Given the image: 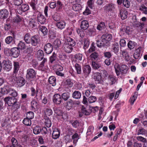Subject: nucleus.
I'll use <instances>...</instances> for the list:
<instances>
[{
	"mask_svg": "<svg viewBox=\"0 0 147 147\" xmlns=\"http://www.w3.org/2000/svg\"><path fill=\"white\" fill-rule=\"evenodd\" d=\"M36 73L32 69L29 68L26 71V78L27 80H31L36 76Z\"/></svg>",
	"mask_w": 147,
	"mask_h": 147,
	"instance_id": "f03ea898",
	"label": "nucleus"
},
{
	"mask_svg": "<svg viewBox=\"0 0 147 147\" xmlns=\"http://www.w3.org/2000/svg\"><path fill=\"white\" fill-rule=\"evenodd\" d=\"M39 40L38 37L37 36H33L30 38V41L29 44L30 43L32 45L36 46L38 43Z\"/></svg>",
	"mask_w": 147,
	"mask_h": 147,
	"instance_id": "6e6552de",
	"label": "nucleus"
},
{
	"mask_svg": "<svg viewBox=\"0 0 147 147\" xmlns=\"http://www.w3.org/2000/svg\"><path fill=\"white\" fill-rule=\"evenodd\" d=\"M31 95L32 96H34L36 95L37 96L39 97V99H41L42 94L41 92H38V91H37L36 92L35 89L33 88H31Z\"/></svg>",
	"mask_w": 147,
	"mask_h": 147,
	"instance_id": "a211bd4d",
	"label": "nucleus"
},
{
	"mask_svg": "<svg viewBox=\"0 0 147 147\" xmlns=\"http://www.w3.org/2000/svg\"><path fill=\"white\" fill-rule=\"evenodd\" d=\"M81 96V92L79 91H75L72 94V97L75 99L80 98Z\"/></svg>",
	"mask_w": 147,
	"mask_h": 147,
	"instance_id": "c85d7f7f",
	"label": "nucleus"
},
{
	"mask_svg": "<svg viewBox=\"0 0 147 147\" xmlns=\"http://www.w3.org/2000/svg\"><path fill=\"white\" fill-rule=\"evenodd\" d=\"M53 50V46L50 43H48L44 46V51L45 53L48 54H50Z\"/></svg>",
	"mask_w": 147,
	"mask_h": 147,
	"instance_id": "1a4fd4ad",
	"label": "nucleus"
},
{
	"mask_svg": "<svg viewBox=\"0 0 147 147\" xmlns=\"http://www.w3.org/2000/svg\"><path fill=\"white\" fill-rule=\"evenodd\" d=\"M30 34L28 33L25 34L24 37V40L28 44L29 43L30 41Z\"/></svg>",
	"mask_w": 147,
	"mask_h": 147,
	"instance_id": "13d9d810",
	"label": "nucleus"
},
{
	"mask_svg": "<svg viewBox=\"0 0 147 147\" xmlns=\"http://www.w3.org/2000/svg\"><path fill=\"white\" fill-rule=\"evenodd\" d=\"M81 111L84 114L87 115H89L91 112L90 110L87 109L84 106H82Z\"/></svg>",
	"mask_w": 147,
	"mask_h": 147,
	"instance_id": "7c9ffc66",
	"label": "nucleus"
},
{
	"mask_svg": "<svg viewBox=\"0 0 147 147\" xmlns=\"http://www.w3.org/2000/svg\"><path fill=\"white\" fill-rule=\"evenodd\" d=\"M114 67L117 75H119V71L120 70V67H119V64L118 63H116L114 65Z\"/></svg>",
	"mask_w": 147,
	"mask_h": 147,
	"instance_id": "5fc2aeb1",
	"label": "nucleus"
},
{
	"mask_svg": "<svg viewBox=\"0 0 147 147\" xmlns=\"http://www.w3.org/2000/svg\"><path fill=\"white\" fill-rule=\"evenodd\" d=\"M137 97V95L136 93H135L134 95L130 98L129 101L130 102V104L131 105L134 104V102L136 100Z\"/></svg>",
	"mask_w": 147,
	"mask_h": 147,
	"instance_id": "bf43d9fd",
	"label": "nucleus"
},
{
	"mask_svg": "<svg viewBox=\"0 0 147 147\" xmlns=\"http://www.w3.org/2000/svg\"><path fill=\"white\" fill-rule=\"evenodd\" d=\"M137 44L134 41H130L128 43V46L130 49H133L136 45Z\"/></svg>",
	"mask_w": 147,
	"mask_h": 147,
	"instance_id": "c03bdc74",
	"label": "nucleus"
},
{
	"mask_svg": "<svg viewBox=\"0 0 147 147\" xmlns=\"http://www.w3.org/2000/svg\"><path fill=\"white\" fill-rule=\"evenodd\" d=\"M67 44L72 46H74L75 45L76 42L73 39L70 37H67Z\"/></svg>",
	"mask_w": 147,
	"mask_h": 147,
	"instance_id": "ea45409f",
	"label": "nucleus"
},
{
	"mask_svg": "<svg viewBox=\"0 0 147 147\" xmlns=\"http://www.w3.org/2000/svg\"><path fill=\"white\" fill-rule=\"evenodd\" d=\"M109 80L110 81V84L113 85L116 82V78L115 77L113 76H109L108 77Z\"/></svg>",
	"mask_w": 147,
	"mask_h": 147,
	"instance_id": "a18cd8bd",
	"label": "nucleus"
},
{
	"mask_svg": "<svg viewBox=\"0 0 147 147\" xmlns=\"http://www.w3.org/2000/svg\"><path fill=\"white\" fill-rule=\"evenodd\" d=\"M107 43L105 40L102 38V36L97 42L96 44L97 47H102L105 46Z\"/></svg>",
	"mask_w": 147,
	"mask_h": 147,
	"instance_id": "9b49d317",
	"label": "nucleus"
},
{
	"mask_svg": "<svg viewBox=\"0 0 147 147\" xmlns=\"http://www.w3.org/2000/svg\"><path fill=\"white\" fill-rule=\"evenodd\" d=\"M37 20L38 22L42 24H44L46 21V19L44 16L41 13L38 15Z\"/></svg>",
	"mask_w": 147,
	"mask_h": 147,
	"instance_id": "f3484780",
	"label": "nucleus"
},
{
	"mask_svg": "<svg viewBox=\"0 0 147 147\" xmlns=\"http://www.w3.org/2000/svg\"><path fill=\"white\" fill-rule=\"evenodd\" d=\"M139 10L143 11L145 14H147V7H146L144 5H141L139 7Z\"/></svg>",
	"mask_w": 147,
	"mask_h": 147,
	"instance_id": "6e6d98bb",
	"label": "nucleus"
},
{
	"mask_svg": "<svg viewBox=\"0 0 147 147\" xmlns=\"http://www.w3.org/2000/svg\"><path fill=\"white\" fill-rule=\"evenodd\" d=\"M73 46H71L68 44H67V42L64 43L63 45L62 49L65 52L67 53H71L72 50Z\"/></svg>",
	"mask_w": 147,
	"mask_h": 147,
	"instance_id": "9d476101",
	"label": "nucleus"
},
{
	"mask_svg": "<svg viewBox=\"0 0 147 147\" xmlns=\"http://www.w3.org/2000/svg\"><path fill=\"white\" fill-rule=\"evenodd\" d=\"M97 98L95 96H90L88 98V100L90 103L95 102L97 100Z\"/></svg>",
	"mask_w": 147,
	"mask_h": 147,
	"instance_id": "603ef678",
	"label": "nucleus"
},
{
	"mask_svg": "<svg viewBox=\"0 0 147 147\" xmlns=\"http://www.w3.org/2000/svg\"><path fill=\"white\" fill-rule=\"evenodd\" d=\"M128 69V67L126 65L122 64L121 66L119 71V75L121 74H126Z\"/></svg>",
	"mask_w": 147,
	"mask_h": 147,
	"instance_id": "2eb2a0df",
	"label": "nucleus"
},
{
	"mask_svg": "<svg viewBox=\"0 0 147 147\" xmlns=\"http://www.w3.org/2000/svg\"><path fill=\"white\" fill-rule=\"evenodd\" d=\"M14 70L13 76H16V74L18 71L19 68V63L18 62H14Z\"/></svg>",
	"mask_w": 147,
	"mask_h": 147,
	"instance_id": "aec40b11",
	"label": "nucleus"
},
{
	"mask_svg": "<svg viewBox=\"0 0 147 147\" xmlns=\"http://www.w3.org/2000/svg\"><path fill=\"white\" fill-rule=\"evenodd\" d=\"M37 4L36 1L35 0L32 1L30 3V5L33 9L35 10L36 9V5Z\"/></svg>",
	"mask_w": 147,
	"mask_h": 147,
	"instance_id": "052dcab7",
	"label": "nucleus"
},
{
	"mask_svg": "<svg viewBox=\"0 0 147 147\" xmlns=\"http://www.w3.org/2000/svg\"><path fill=\"white\" fill-rule=\"evenodd\" d=\"M39 32H40L43 34V35H46L48 33V30L47 28L44 26H39Z\"/></svg>",
	"mask_w": 147,
	"mask_h": 147,
	"instance_id": "393cba45",
	"label": "nucleus"
},
{
	"mask_svg": "<svg viewBox=\"0 0 147 147\" xmlns=\"http://www.w3.org/2000/svg\"><path fill=\"white\" fill-rule=\"evenodd\" d=\"M43 111L45 115L47 116H50L53 113L52 110L49 107H45L44 108Z\"/></svg>",
	"mask_w": 147,
	"mask_h": 147,
	"instance_id": "5701e85b",
	"label": "nucleus"
},
{
	"mask_svg": "<svg viewBox=\"0 0 147 147\" xmlns=\"http://www.w3.org/2000/svg\"><path fill=\"white\" fill-rule=\"evenodd\" d=\"M91 68L89 65H84L83 68V73L85 78H86L91 72Z\"/></svg>",
	"mask_w": 147,
	"mask_h": 147,
	"instance_id": "39448f33",
	"label": "nucleus"
},
{
	"mask_svg": "<svg viewBox=\"0 0 147 147\" xmlns=\"http://www.w3.org/2000/svg\"><path fill=\"white\" fill-rule=\"evenodd\" d=\"M53 111L54 113L57 115H61L62 114L61 111L60 109L59 108L56 107H54L53 108Z\"/></svg>",
	"mask_w": 147,
	"mask_h": 147,
	"instance_id": "3c124183",
	"label": "nucleus"
},
{
	"mask_svg": "<svg viewBox=\"0 0 147 147\" xmlns=\"http://www.w3.org/2000/svg\"><path fill=\"white\" fill-rule=\"evenodd\" d=\"M119 13L121 18L122 20H124L127 18V11L121 9L120 10Z\"/></svg>",
	"mask_w": 147,
	"mask_h": 147,
	"instance_id": "a878e982",
	"label": "nucleus"
},
{
	"mask_svg": "<svg viewBox=\"0 0 147 147\" xmlns=\"http://www.w3.org/2000/svg\"><path fill=\"white\" fill-rule=\"evenodd\" d=\"M74 66L77 73L78 74H81L82 72L81 66L78 64L76 63L75 65Z\"/></svg>",
	"mask_w": 147,
	"mask_h": 147,
	"instance_id": "de8ad7c7",
	"label": "nucleus"
},
{
	"mask_svg": "<svg viewBox=\"0 0 147 147\" xmlns=\"http://www.w3.org/2000/svg\"><path fill=\"white\" fill-rule=\"evenodd\" d=\"M121 131V129H119L117 130V133L115 134L113 138V140L114 141H115L117 140L118 135H120Z\"/></svg>",
	"mask_w": 147,
	"mask_h": 147,
	"instance_id": "69168bd1",
	"label": "nucleus"
},
{
	"mask_svg": "<svg viewBox=\"0 0 147 147\" xmlns=\"http://www.w3.org/2000/svg\"><path fill=\"white\" fill-rule=\"evenodd\" d=\"M61 44V41L59 39H56L53 42V45L55 49L58 48L60 47Z\"/></svg>",
	"mask_w": 147,
	"mask_h": 147,
	"instance_id": "f704fd0d",
	"label": "nucleus"
},
{
	"mask_svg": "<svg viewBox=\"0 0 147 147\" xmlns=\"http://www.w3.org/2000/svg\"><path fill=\"white\" fill-rule=\"evenodd\" d=\"M29 6L26 4H23L21 5L19 8V10H20L23 12L26 11L29 9Z\"/></svg>",
	"mask_w": 147,
	"mask_h": 147,
	"instance_id": "473e14b6",
	"label": "nucleus"
},
{
	"mask_svg": "<svg viewBox=\"0 0 147 147\" xmlns=\"http://www.w3.org/2000/svg\"><path fill=\"white\" fill-rule=\"evenodd\" d=\"M23 123L27 126H30L31 125V122L30 119L27 117L24 118L23 121Z\"/></svg>",
	"mask_w": 147,
	"mask_h": 147,
	"instance_id": "09e8293b",
	"label": "nucleus"
},
{
	"mask_svg": "<svg viewBox=\"0 0 147 147\" xmlns=\"http://www.w3.org/2000/svg\"><path fill=\"white\" fill-rule=\"evenodd\" d=\"M34 116V113L32 111H29L27 114L26 117L30 119H33Z\"/></svg>",
	"mask_w": 147,
	"mask_h": 147,
	"instance_id": "e2e57ef3",
	"label": "nucleus"
},
{
	"mask_svg": "<svg viewBox=\"0 0 147 147\" xmlns=\"http://www.w3.org/2000/svg\"><path fill=\"white\" fill-rule=\"evenodd\" d=\"M98 55V53L94 52L91 54L90 55V59L92 61H94L97 59Z\"/></svg>",
	"mask_w": 147,
	"mask_h": 147,
	"instance_id": "79ce46f5",
	"label": "nucleus"
},
{
	"mask_svg": "<svg viewBox=\"0 0 147 147\" xmlns=\"http://www.w3.org/2000/svg\"><path fill=\"white\" fill-rule=\"evenodd\" d=\"M102 38H103L107 41V43L110 41L112 38V35L111 34H107V35H103L102 36Z\"/></svg>",
	"mask_w": 147,
	"mask_h": 147,
	"instance_id": "e433bc0d",
	"label": "nucleus"
},
{
	"mask_svg": "<svg viewBox=\"0 0 147 147\" xmlns=\"http://www.w3.org/2000/svg\"><path fill=\"white\" fill-rule=\"evenodd\" d=\"M115 8L114 4L113 3L109 4L104 7L105 9L109 11H113Z\"/></svg>",
	"mask_w": 147,
	"mask_h": 147,
	"instance_id": "4be33fe9",
	"label": "nucleus"
},
{
	"mask_svg": "<svg viewBox=\"0 0 147 147\" xmlns=\"http://www.w3.org/2000/svg\"><path fill=\"white\" fill-rule=\"evenodd\" d=\"M146 130L143 128L139 129L138 131L137 135H144L146 133Z\"/></svg>",
	"mask_w": 147,
	"mask_h": 147,
	"instance_id": "338daca9",
	"label": "nucleus"
},
{
	"mask_svg": "<svg viewBox=\"0 0 147 147\" xmlns=\"http://www.w3.org/2000/svg\"><path fill=\"white\" fill-rule=\"evenodd\" d=\"M9 95L12 96L13 97H14L17 96L18 95V93L16 91L12 89L11 88H10L9 91Z\"/></svg>",
	"mask_w": 147,
	"mask_h": 147,
	"instance_id": "49530a36",
	"label": "nucleus"
},
{
	"mask_svg": "<svg viewBox=\"0 0 147 147\" xmlns=\"http://www.w3.org/2000/svg\"><path fill=\"white\" fill-rule=\"evenodd\" d=\"M92 65L93 68L95 69H98L101 68L100 64L94 61H92Z\"/></svg>",
	"mask_w": 147,
	"mask_h": 147,
	"instance_id": "37998d69",
	"label": "nucleus"
},
{
	"mask_svg": "<svg viewBox=\"0 0 147 147\" xmlns=\"http://www.w3.org/2000/svg\"><path fill=\"white\" fill-rule=\"evenodd\" d=\"M77 32L79 35L82 38H83L85 35V34L84 33V31L82 29H77Z\"/></svg>",
	"mask_w": 147,
	"mask_h": 147,
	"instance_id": "680f3d73",
	"label": "nucleus"
},
{
	"mask_svg": "<svg viewBox=\"0 0 147 147\" xmlns=\"http://www.w3.org/2000/svg\"><path fill=\"white\" fill-rule=\"evenodd\" d=\"M9 12L7 10L3 9L0 10V18L3 20L6 19L9 16Z\"/></svg>",
	"mask_w": 147,
	"mask_h": 147,
	"instance_id": "423d86ee",
	"label": "nucleus"
},
{
	"mask_svg": "<svg viewBox=\"0 0 147 147\" xmlns=\"http://www.w3.org/2000/svg\"><path fill=\"white\" fill-rule=\"evenodd\" d=\"M89 26V23L88 21L86 20L82 21L80 25V27L81 29L84 30H86Z\"/></svg>",
	"mask_w": 147,
	"mask_h": 147,
	"instance_id": "6ab92c4d",
	"label": "nucleus"
},
{
	"mask_svg": "<svg viewBox=\"0 0 147 147\" xmlns=\"http://www.w3.org/2000/svg\"><path fill=\"white\" fill-rule=\"evenodd\" d=\"M13 40V37L10 36L7 37L5 39V42L7 44L11 43Z\"/></svg>",
	"mask_w": 147,
	"mask_h": 147,
	"instance_id": "0e129e2a",
	"label": "nucleus"
},
{
	"mask_svg": "<svg viewBox=\"0 0 147 147\" xmlns=\"http://www.w3.org/2000/svg\"><path fill=\"white\" fill-rule=\"evenodd\" d=\"M10 88L8 86H6L1 89V93L3 94H7L9 93Z\"/></svg>",
	"mask_w": 147,
	"mask_h": 147,
	"instance_id": "2f4dec72",
	"label": "nucleus"
},
{
	"mask_svg": "<svg viewBox=\"0 0 147 147\" xmlns=\"http://www.w3.org/2000/svg\"><path fill=\"white\" fill-rule=\"evenodd\" d=\"M10 53L14 57L16 58L19 55L20 50L18 48L14 47L11 49Z\"/></svg>",
	"mask_w": 147,
	"mask_h": 147,
	"instance_id": "0eeeda50",
	"label": "nucleus"
},
{
	"mask_svg": "<svg viewBox=\"0 0 147 147\" xmlns=\"http://www.w3.org/2000/svg\"><path fill=\"white\" fill-rule=\"evenodd\" d=\"M112 49L113 51L115 53L118 52L119 50V45L118 43H116L113 44L112 47Z\"/></svg>",
	"mask_w": 147,
	"mask_h": 147,
	"instance_id": "4c0bfd02",
	"label": "nucleus"
},
{
	"mask_svg": "<svg viewBox=\"0 0 147 147\" xmlns=\"http://www.w3.org/2000/svg\"><path fill=\"white\" fill-rule=\"evenodd\" d=\"M18 48L22 50L26 49V46L24 42L20 41L18 44Z\"/></svg>",
	"mask_w": 147,
	"mask_h": 147,
	"instance_id": "864d4df0",
	"label": "nucleus"
},
{
	"mask_svg": "<svg viewBox=\"0 0 147 147\" xmlns=\"http://www.w3.org/2000/svg\"><path fill=\"white\" fill-rule=\"evenodd\" d=\"M120 53L123 57L125 58L126 60L128 61L129 59V56L126 50H121Z\"/></svg>",
	"mask_w": 147,
	"mask_h": 147,
	"instance_id": "bb28decb",
	"label": "nucleus"
},
{
	"mask_svg": "<svg viewBox=\"0 0 147 147\" xmlns=\"http://www.w3.org/2000/svg\"><path fill=\"white\" fill-rule=\"evenodd\" d=\"M56 78L54 76H51L49 78V82L53 86H55L56 85Z\"/></svg>",
	"mask_w": 147,
	"mask_h": 147,
	"instance_id": "72a5a7b5",
	"label": "nucleus"
},
{
	"mask_svg": "<svg viewBox=\"0 0 147 147\" xmlns=\"http://www.w3.org/2000/svg\"><path fill=\"white\" fill-rule=\"evenodd\" d=\"M44 56V53L43 51L41 50H39L37 51L36 57L39 60L42 59Z\"/></svg>",
	"mask_w": 147,
	"mask_h": 147,
	"instance_id": "c756f323",
	"label": "nucleus"
},
{
	"mask_svg": "<svg viewBox=\"0 0 147 147\" xmlns=\"http://www.w3.org/2000/svg\"><path fill=\"white\" fill-rule=\"evenodd\" d=\"M31 107L32 110H36L38 107V105L36 101L32 100L31 102Z\"/></svg>",
	"mask_w": 147,
	"mask_h": 147,
	"instance_id": "b1692460",
	"label": "nucleus"
},
{
	"mask_svg": "<svg viewBox=\"0 0 147 147\" xmlns=\"http://www.w3.org/2000/svg\"><path fill=\"white\" fill-rule=\"evenodd\" d=\"M12 106L15 110H17L20 108V105L19 102H18L17 100H16V102H15Z\"/></svg>",
	"mask_w": 147,
	"mask_h": 147,
	"instance_id": "774afa93",
	"label": "nucleus"
},
{
	"mask_svg": "<svg viewBox=\"0 0 147 147\" xmlns=\"http://www.w3.org/2000/svg\"><path fill=\"white\" fill-rule=\"evenodd\" d=\"M3 69L6 71H10L12 68V65L11 62L9 60H4L2 63Z\"/></svg>",
	"mask_w": 147,
	"mask_h": 147,
	"instance_id": "f257e3e1",
	"label": "nucleus"
},
{
	"mask_svg": "<svg viewBox=\"0 0 147 147\" xmlns=\"http://www.w3.org/2000/svg\"><path fill=\"white\" fill-rule=\"evenodd\" d=\"M142 49V47H139L136 50L135 53L134 54V57L135 59H138L140 57Z\"/></svg>",
	"mask_w": 147,
	"mask_h": 147,
	"instance_id": "4468645a",
	"label": "nucleus"
},
{
	"mask_svg": "<svg viewBox=\"0 0 147 147\" xmlns=\"http://www.w3.org/2000/svg\"><path fill=\"white\" fill-rule=\"evenodd\" d=\"M132 19H134L135 20L134 22V25L138 27L139 30H141L143 28L144 24L143 23L137 22L136 20V16L135 15L133 16Z\"/></svg>",
	"mask_w": 147,
	"mask_h": 147,
	"instance_id": "dca6fc26",
	"label": "nucleus"
},
{
	"mask_svg": "<svg viewBox=\"0 0 147 147\" xmlns=\"http://www.w3.org/2000/svg\"><path fill=\"white\" fill-rule=\"evenodd\" d=\"M56 26L58 28L61 30L65 28V23L63 21H59L57 22Z\"/></svg>",
	"mask_w": 147,
	"mask_h": 147,
	"instance_id": "cd10ccee",
	"label": "nucleus"
},
{
	"mask_svg": "<svg viewBox=\"0 0 147 147\" xmlns=\"http://www.w3.org/2000/svg\"><path fill=\"white\" fill-rule=\"evenodd\" d=\"M72 8L75 11H79L81 9V5L78 4H75L73 5Z\"/></svg>",
	"mask_w": 147,
	"mask_h": 147,
	"instance_id": "8fccbe9b",
	"label": "nucleus"
},
{
	"mask_svg": "<svg viewBox=\"0 0 147 147\" xmlns=\"http://www.w3.org/2000/svg\"><path fill=\"white\" fill-rule=\"evenodd\" d=\"M41 127L39 126L34 127L33 129V133L36 135L39 134L41 131Z\"/></svg>",
	"mask_w": 147,
	"mask_h": 147,
	"instance_id": "58836bf2",
	"label": "nucleus"
},
{
	"mask_svg": "<svg viewBox=\"0 0 147 147\" xmlns=\"http://www.w3.org/2000/svg\"><path fill=\"white\" fill-rule=\"evenodd\" d=\"M61 98L65 101L67 100L70 97V93L68 92H65L62 94Z\"/></svg>",
	"mask_w": 147,
	"mask_h": 147,
	"instance_id": "c9c22d12",
	"label": "nucleus"
},
{
	"mask_svg": "<svg viewBox=\"0 0 147 147\" xmlns=\"http://www.w3.org/2000/svg\"><path fill=\"white\" fill-rule=\"evenodd\" d=\"M26 83L25 80L24 78L21 77H19L17 81V85L20 87L23 86Z\"/></svg>",
	"mask_w": 147,
	"mask_h": 147,
	"instance_id": "f8f14e48",
	"label": "nucleus"
},
{
	"mask_svg": "<svg viewBox=\"0 0 147 147\" xmlns=\"http://www.w3.org/2000/svg\"><path fill=\"white\" fill-rule=\"evenodd\" d=\"M53 102L57 105H59L61 103L62 98L61 95L57 94H54L53 98Z\"/></svg>",
	"mask_w": 147,
	"mask_h": 147,
	"instance_id": "20e7f679",
	"label": "nucleus"
},
{
	"mask_svg": "<svg viewBox=\"0 0 147 147\" xmlns=\"http://www.w3.org/2000/svg\"><path fill=\"white\" fill-rule=\"evenodd\" d=\"M5 103H7L9 106H12L15 102H16L17 99L14 97H5L4 100Z\"/></svg>",
	"mask_w": 147,
	"mask_h": 147,
	"instance_id": "7ed1b4c3",
	"label": "nucleus"
},
{
	"mask_svg": "<svg viewBox=\"0 0 147 147\" xmlns=\"http://www.w3.org/2000/svg\"><path fill=\"white\" fill-rule=\"evenodd\" d=\"M67 44L72 46H74L75 45L76 42L73 39L70 37H67Z\"/></svg>",
	"mask_w": 147,
	"mask_h": 147,
	"instance_id": "a19ab883",
	"label": "nucleus"
},
{
	"mask_svg": "<svg viewBox=\"0 0 147 147\" xmlns=\"http://www.w3.org/2000/svg\"><path fill=\"white\" fill-rule=\"evenodd\" d=\"M105 27V24L104 22H101L98 25L97 27L98 30H101L104 29Z\"/></svg>",
	"mask_w": 147,
	"mask_h": 147,
	"instance_id": "4d7b16f0",
	"label": "nucleus"
},
{
	"mask_svg": "<svg viewBox=\"0 0 147 147\" xmlns=\"http://www.w3.org/2000/svg\"><path fill=\"white\" fill-rule=\"evenodd\" d=\"M96 83H99L102 80V76L101 73H96L94 74L93 77Z\"/></svg>",
	"mask_w": 147,
	"mask_h": 147,
	"instance_id": "ddd939ff",
	"label": "nucleus"
},
{
	"mask_svg": "<svg viewBox=\"0 0 147 147\" xmlns=\"http://www.w3.org/2000/svg\"><path fill=\"white\" fill-rule=\"evenodd\" d=\"M60 134V131L58 129H55L52 134L53 138L54 139L58 138Z\"/></svg>",
	"mask_w": 147,
	"mask_h": 147,
	"instance_id": "412c9836",
	"label": "nucleus"
}]
</instances>
